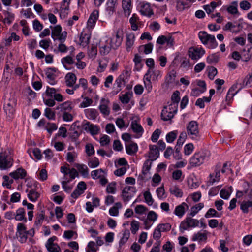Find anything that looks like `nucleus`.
<instances>
[{
    "instance_id": "nucleus-1",
    "label": "nucleus",
    "mask_w": 252,
    "mask_h": 252,
    "mask_svg": "<svg viewBox=\"0 0 252 252\" xmlns=\"http://www.w3.org/2000/svg\"><path fill=\"white\" fill-rule=\"evenodd\" d=\"M187 134L193 140L199 141L201 138V134L199 129V126L195 121L189 122L187 126Z\"/></svg>"
},
{
    "instance_id": "nucleus-2",
    "label": "nucleus",
    "mask_w": 252,
    "mask_h": 252,
    "mask_svg": "<svg viewBox=\"0 0 252 252\" xmlns=\"http://www.w3.org/2000/svg\"><path fill=\"white\" fill-rule=\"evenodd\" d=\"M198 37L202 43L207 45L209 49H214L218 46L215 36L209 34L205 31L199 32Z\"/></svg>"
},
{
    "instance_id": "nucleus-3",
    "label": "nucleus",
    "mask_w": 252,
    "mask_h": 252,
    "mask_svg": "<svg viewBox=\"0 0 252 252\" xmlns=\"http://www.w3.org/2000/svg\"><path fill=\"white\" fill-rule=\"evenodd\" d=\"M13 159L6 151L0 152V169L6 170L12 166Z\"/></svg>"
},
{
    "instance_id": "nucleus-4",
    "label": "nucleus",
    "mask_w": 252,
    "mask_h": 252,
    "mask_svg": "<svg viewBox=\"0 0 252 252\" xmlns=\"http://www.w3.org/2000/svg\"><path fill=\"white\" fill-rule=\"evenodd\" d=\"M206 158V154L204 152L195 153L190 158L189 164L192 167L199 166L205 162Z\"/></svg>"
},
{
    "instance_id": "nucleus-5",
    "label": "nucleus",
    "mask_w": 252,
    "mask_h": 252,
    "mask_svg": "<svg viewBox=\"0 0 252 252\" xmlns=\"http://www.w3.org/2000/svg\"><path fill=\"white\" fill-rule=\"evenodd\" d=\"M199 221L198 220L188 217L182 221L180 225V230L183 233L185 230L189 227H195L199 225Z\"/></svg>"
},
{
    "instance_id": "nucleus-6",
    "label": "nucleus",
    "mask_w": 252,
    "mask_h": 252,
    "mask_svg": "<svg viewBox=\"0 0 252 252\" xmlns=\"http://www.w3.org/2000/svg\"><path fill=\"white\" fill-rule=\"evenodd\" d=\"M60 170L64 174L63 179L65 180H69L70 181L79 175L78 172L74 168L70 169L65 166H63L61 167Z\"/></svg>"
},
{
    "instance_id": "nucleus-7",
    "label": "nucleus",
    "mask_w": 252,
    "mask_h": 252,
    "mask_svg": "<svg viewBox=\"0 0 252 252\" xmlns=\"http://www.w3.org/2000/svg\"><path fill=\"white\" fill-rule=\"evenodd\" d=\"M16 236L20 243H24L27 241V229L25 225L23 223H19L17 224Z\"/></svg>"
},
{
    "instance_id": "nucleus-8",
    "label": "nucleus",
    "mask_w": 252,
    "mask_h": 252,
    "mask_svg": "<svg viewBox=\"0 0 252 252\" xmlns=\"http://www.w3.org/2000/svg\"><path fill=\"white\" fill-rule=\"evenodd\" d=\"M125 84L124 75V74H121L115 81L111 92L112 94L114 95L118 94L121 91L122 87L125 86Z\"/></svg>"
},
{
    "instance_id": "nucleus-9",
    "label": "nucleus",
    "mask_w": 252,
    "mask_h": 252,
    "mask_svg": "<svg viewBox=\"0 0 252 252\" xmlns=\"http://www.w3.org/2000/svg\"><path fill=\"white\" fill-rule=\"evenodd\" d=\"M139 11L142 15L150 17L154 14L153 11L149 3L140 2L139 3Z\"/></svg>"
},
{
    "instance_id": "nucleus-10",
    "label": "nucleus",
    "mask_w": 252,
    "mask_h": 252,
    "mask_svg": "<svg viewBox=\"0 0 252 252\" xmlns=\"http://www.w3.org/2000/svg\"><path fill=\"white\" fill-rule=\"evenodd\" d=\"M205 54V50L201 47L191 48L189 50V55L192 60H198Z\"/></svg>"
},
{
    "instance_id": "nucleus-11",
    "label": "nucleus",
    "mask_w": 252,
    "mask_h": 252,
    "mask_svg": "<svg viewBox=\"0 0 252 252\" xmlns=\"http://www.w3.org/2000/svg\"><path fill=\"white\" fill-rule=\"evenodd\" d=\"M110 101L108 99L104 98H101L99 109L100 112L104 115L108 116L110 113V108L109 105Z\"/></svg>"
},
{
    "instance_id": "nucleus-12",
    "label": "nucleus",
    "mask_w": 252,
    "mask_h": 252,
    "mask_svg": "<svg viewBox=\"0 0 252 252\" xmlns=\"http://www.w3.org/2000/svg\"><path fill=\"white\" fill-rule=\"evenodd\" d=\"M83 129L87 132H89L92 135H95L99 133L100 128L98 126L86 122L82 124Z\"/></svg>"
},
{
    "instance_id": "nucleus-13",
    "label": "nucleus",
    "mask_w": 252,
    "mask_h": 252,
    "mask_svg": "<svg viewBox=\"0 0 252 252\" xmlns=\"http://www.w3.org/2000/svg\"><path fill=\"white\" fill-rule=\"evenodd\" d=\"M16 103L15 99L14 98H10L8 102L4 105V109L8 117H11L13 116L15 112L14 106Z\"/></svg>"
},
{
    "instance_id": "nucleus-14",
    "label": "nucleus",
    "mask_w": 252,
    "mask_h": 252,
    "mask_svg": "<svg viewBox=\"0 0 252 252\" xmlns=\"http://www.w3.org/2000/svg\"><path fill=\"white\" fill-rule=\"evenodd\" d=\"M57 239V237L54 236L50 238L47 241L46 247L49 252H59L60 251V247L57 244L54 243V241Z\"/></svg>"
},
{
    "instance_id": "nucleus-15",
    "label": "nucleus",
    "mask_w": 252,
    "mask_h": 252,
    "mask_svg": "<svg viewBox=\"0 0 252 252\" xmlns=\"http://www.w3.org/2000/svg\"><path fill=\"white\" fill-rule=\"evenodd\" d=\"M123 37L121 36L119 31L118 30L116 35L113 36L111 38L110 45L112 48L116 49L121 45Z\"/></svg>"
},
{
    "instance_id": "nucleus-16",
    "label": "nucleus",
    "mask_w": 252,
    "mask_h": 252,
    "mask_svg": "<svg viewBox=\"0 0 252 252\" xmlns=\"http://www.w3.org/2000/svg\"><path fill=\"white\" fill-rule=\"evenodd\" d=\"M238 1H234L228 5L223 6L221 10H226L229 14L233 15H239L240 13L238 10Z\"/></svg>"
},
{
    "instance_id": "nucleus-17",
    "label": "nucleus",
    "mask_w": 252,
    "mask_h": 252,
    "mask_svg": "<svg viewBox=\"0 0 252 252\" xmlns=\"http://www.w3.org/2000/svg\"><path fill=\"white\" fill-rule=\"evenodd\" d=\"M172 111H169L168 107H164L161 113V119L164 121L171 120L173 118L174 115L177 113V110L175 111L174 107Z\"/></svg>"
},
{
    "instance_id": "nucleus-18",
    "label": "nucleus",
    "mask_w": 252,
    "mask_h": 252,
    "mask_svg": "<svg viewBox=\"0 0 252 252\" xmlns=\"http://www.w3.org/2000/svg\"><path fill=\"white\" fill-rule=\"evenodd\" d=\"M9 176L15 180L23 179L27 176V172L24 169L19 168L14 171L10 173Z\"/></svg>"
},
{
    "instance_id": "nucleus-19",
    "label": "nucleus",
    "mask_w": 252,
    "mask_h": 252,
    "mask_svg": "<svg viewBox=\"0 0 252 252\" xmlns=\"http://www.w3.org/2000/svg\"><path fill=\"white\" fill-rule=\"evenodd\" d=\"M134 189V188L130 186H126L124 188L122 196L124 202H126L131 198L132 194L131 191L133 192Z\"/></svg>"
},
{
    "instance_id": "nucleus-20",
    "label": "nucleus",
    "mask_w": 252,
    "mask_h": 252,
    "mask_svg": "<svg viewBox=\"0 0 252 252\" xmlns=\"http://www.w3.org/2000/svg\"><path fill=\"white\" fill-rule=\"evenodd\" d=\"M72 102L69 101H65L59 104L56 108V110H60V113L63 112H70L72 110Z\"/></svg>"
},
{
    "instance_id": "nucleus-21",
    "label": "nucleus",
    "mask_w": 252,
    "mask_h": 252,
    "mask_svg": "<svg viewBox=\"0 0 252 252\" xmlns=\"http://www.w3.org/2000/svg\"><path fill=\"white\" fill-rule=\"evenodd\" d=\"M76 80L77 77L73 73H67L65 76V84L68 87H73L76 83Z\"/></svg>"
},
{
    "instance_id": "nucleus-22",
    "label": "nucleus",
    "mask_w": 252,
    "mask_h": 252,
    "mask_svg": "<svg viewBox=\"0 0 252 252\" xmlns=\"http://www.w3.org/2000/svg\"><path fill=\"white\" fill-rule=\"evenodd\" d=\"M126 150L127 154L129 155H135L138 151V145L133 141H130L129 143L126 144Z\"/></svg>"
},
{
    "instance_id": "nucleus-23",
    "label": "nucleus",
    "mask_w": 252,
    "mask_h": 252,
    "mask_svg": "<svg viewBox=\"0 0 252 252\" xmlns=\"http://www.w3.org/2000/svg\"><path fill=\"white\" fill-rule=\"evenodd\" d=\"M99 16V12L98 10H94L91 14L87 22L88 27L93 28L94 27L95 22L97 20Z\"/></svg>"
},
{
    "instance_id": "nucleus-24",
    "label": "nucleus",
    "mask_w": 252,
    "mask_h": 252,
    "mask_svg": "<svg viewBox=\"0 0 252 252\" xmlns=\"http://www.w3.org/2000/svg\"><path fill=\"white\" fill-rule=\"evenodd\" d=\"M149 157L151 158V161L156 160L159 155V152L157 146L155 145H149Z\"/></svg>"
},
{
    "instance_id": "nucleus-25",
    "label": "nucleus",
    "mask_w": 252,
    "mask_h": 252,
    "mask_svg": "<svg viewBox=\"0 0 252 252\" xmlns=\"http://www.w3.org/2000/svg\"><path fill=\"white\" fill-rule=\"evenodd\" d=\"M151 163H150L149 160H147L144 163L142 174H140L138 176V179L141 181H143L146 179V175L148 173L151 168Z\"/></svg>"
},
{
    "instance_id": "nucleus-26",
    "label": "nucleus",
    "mask_w": 252,
    "mask_h": 252,
    "mask_svg": "<svg viewBox=\"0 0 252 252\" xmlns=\"http://www.w3.org/2000/svg\"><path fill=\"white\" fill-rule=\"evenodd\" d=\"M188 205L185 202L176 207L174 213L179 217H182L185 214L186 210L188 209Z\"/></svg>"
},
{
    "instance_id": "nucleus-27",
    "label": "nucleus",
    "mask_w": 252,
    "mask_h": 252,
    "mask_svg": "<svg viewBox=\"0 0 252 252\" xmlns=\"http://www.w3.org/2000/svg\"><path fill=\"white\" fill-rule=\"evenodd\" d=\"M240 24L235 25L231 22H228L223 27V30L224 31H230L233 33H237L240 31Z\"/></svg>"
},
{
    "instance_id": "nucleus-28",
    "label": "nucleus",
    "mask_w": 252,
    "mask_h": 252,
    "mask_svg": "<svg viewBox=\"0 0 252 252\" xmlns=\"http://www.w3.org/2000/svg\"><path fill=\"white\" fill-rule=\"evenodd\" d=\"M207 239V232L204 231L203 232L201 231L194 234L192 237L193 241H198L199 242H206Z\"/></svg>"
},
{
    "instance_id": "nucleus-29",
    "label": "nucleus",
    "mask_w": 252,
    "mask_h": 252,
    "mask_svg": "<svg viewBox=\"0 0 252 252\" xmlns=\"http://www.w3.org/2000/svg\"><path fill=\"white\" fill-rule=\"evenodd\" d=\"M26 192L28 193L27 196L29 199L32 202L36 201L40 197V193L36 191L35 189L32 188L30 190L27 189Z\"/></svg>"
},
{
    "instance_id": "nucleus-30",
    "label": "nucleus",
    "mask_w": 252,
    "mask_h": 252,
    "mask_svg": "<svg viewBox=\"0 0 252 252\" xmlns=\"http://www.w3.org/2000/svg\"><path fill=\"white\" fill-rule=\"evenodd\" d=\"M75 166L81 176L84 178H89V170L87 165L85 164L77 163Z\"/></svg>"
},
{
    "instance_id": "nucleus-31",
    "label": "nucleus",
    "mask_w": 252,
    "mask_h": 252,
    "mask_svg": "<svg viewBox=\"0 0 252 252\" xmlns=\"http://www.w3.org/2000/svg\"><path fill=\"white\" fill-rule=\"evenodd\" d=\"M172 103L171 107H173L175 111L178 110V104L180 101V92L178 90L173 92L171 98Z\"/></svg>"
},
{
    "instance_id": "nucleus-32",
    "label": "nucleus",
    "mask_w": 252,
    "mask_h": 252,
    "mask_svg": "<svg viewBox=\"0 0 252 252\" xmlns=\"http://www.w3.org/2000/svg\"><path fill=\"white\" fill-rule=\"evenodd\" d=\"M86 117L91 120H95L99 113L97 110L94 108H88L84 110Z\"/></svg>"
},
{
    "instance_id": "nucleus-33",
    "label": "nucleus",
    "mask_w": 252,
    "mask_h": 252,
    "mask_svg": "<svg viewBox=\"0 0 252 252\" xmlns=\"http://www.w3.org/2000/svg\"><path fill=\"white\" fill-rule=\"evenodd\" d=\"M15 219L17 221H27V218L25 217V211L24 208H20L16 210L15 213Z\"/></svg>"
},
{
    "instance_id": "nucleus-34",
    "label": "nucleus",
    "mask_w": 252,
    "mask_h": 252,
    "mask_svg": "<svg viewBox=\"0 0 252 252\" xmlns=\"http://www.w3.org/2000/svg\"><path fill=\"white\" fill-rule=\"evenodd\" d=\"M221 168L220 164H218L216 166V168L215 170V178H213V175L212 174H210V177L211 178V180L210 181L209 185H213L216 181H218L220 180V169Z\"/></svg>"
},
{
    "instance_id": "nucleus-35",
    "label": "nucleus",
    "mask_w": 252,
    "mask_h": 252,
    "mask_svg": "<svg viewBox=\"0 0 252 252\" xmlns=\"http://www.w3.org/2000/svg\"><path fill=\"white\" fill-rule=\"evenodd\" d=\"M134 40L135 35L133 33H131L126 34V46L127 51H130L131 47L134 44Z\"/></svg>"
},
{
    "instance_id": "nucleus-36",
    "label": "nucleus",
    "mask_w": 252,
    "mask_h": 252,
    "mask_svg": "<svg viewBox=\"0 0 252 252\" xmlns=\"http://www.w3.org/2000/svg\"><path fill=\"white\" fill-rule=\"evenodd\" d=\"M131 127L134 133L141 136L144 131L142 126L138 124L136 121H133L131 124Z\"/></svg>"
},
{
    "instance_id": "nucleus-37",
    "label": "nucleus",
    "mask_w": 252,
    "mask_h": 252,
    "mask_svg": "<svg viewBox=\"0 0 252 252\" xmlns=\"http://www.w3.org/2000/svg\"><path fill=\"white\" fill-rule=\"evenodd\" d=\"M133 93L132 91L126 92L124 94L120 95L119 99L123 104H128L131 98L132 97Z\"/></svg>"
},
{
    "instance_id": "nucleus-38",
    "label": "nucleus",
    "mask_w": 252,
    "mask_h": 252,
    "mask_svg": "<svg viewBox=\"0 0 252 252\" xmlns=\"http://www.w3.org/2000/svg\"><path fill=\"white\" fill-rule=\"evenodd\" d=\"M61 63L65 69L69 70L70 68L67 67V65L73 64L74 63V60L72 56L68 55L61 59Z\"/></svg>"
},
{
    "instance_id": "nucleus-39",
    "label": "nucleus",
    "mask_w": 252,
    "mask_h": 252,
    "mask_svg": "<svg viewBox=\"0 0 252 252\" xmlns=\"http://www.w3.org/2000/svg\"><path fill=\"white\" fill-rule=\"evenodd\" d=\"M176 72L174 70H171L167 74L166 76L165 83L168 85L175 83L176 81Z\"/></svg>"
},
{
    "instance_id": "nucleus-40",
    "label": "nucleus",
    "mask_w": 252,
    "mask_h": 252,
    "mask_svg": "<svg viewBox=\"0 0 252 252\" xmlns=\"http://www.w3.org/2000/svg\"><path fill=\"white\" fill-rule=\"evenodd\" d=\"M122 7L126 16H129L131 13V0H122Z\"/></svg>"
},
{
    "instance_id": "nucleus-41",
    "label": "nucleus",
    "mask_w": 252,
    "mask_h": 252,
    "mask_svg": "<svg viewBox=\"0 0 252 252\" xmlns=\"http://www.w3.org/2000/svg\"><path fill=\"white\" fill-rule=\"evenodd\" d=\"M240 209L244 213H248L250 210H252V201H243L241 204Z\"/></svg>"
},
{
    "instance_id": "nucleus-42",
    "label": "nucleus",
    "mask_w": 252,
    "mask_h": 252,
    "mask_svg": "<svg viewBox=\"0 0 252 252\" xmlns=\"http://www.w3.org/2000/svg\"><path fill=\"white\" fill-rule=\"evenodd\" d=\"M50 28L52 29L51 36L54 40H57V36L60 35L62 32V27L60 25H56L55 27L50 26Z\"/></svg>"
},
{
    "instance_id": "nucleus-43",
    "label": "nucleus",
    "mask_w": 252,
    "mask_h": 252,
    "mask_svg": "<svg viewBox=\"0 0 252 252\" xmlns=\"http://www.w3.org/2000/svg\"><path fill=\"white\" fill-rule=\"evenodd\" d=\"M122 207V205L120 202L115 203L114 206L110 208L109 210V214L112 216H117L119 214L118 209Z\"/></svg>"
},
{
    "instance_id": "nucleus-44",
    "label": "nucleus",
    "mask_w": 252,
    "mask_h": 252,
    "mask_svg": "<svg viewBox=\"0 0 252 252\" xmlns=\"http://www.w3.org/2000/svg\"><path fill=\"white\" fill-rule=\"evenodd\" d=\"M90 36L86 33L81 32L80 36V45L83 47H86L89 43Z\"/></svg>"
},
{
    "instance_id": "nucleus-45",
    "label": "nucleus",
    "mask_w": 252,
    "mask_h": 252,
    "mask_svg": "<svg viewBox=\"0 0 252 252\" xmlns=\"http://www.w3.org/2000/svg\"><path fill=\"white\" fill-rule=\"evenodd\" d=\"M45 219V213L44 211L41 210L39 211L36 215L35 225L37 226H40L41 225L43 220Z\"/></svg>"
},
{
    "instance_id": "nucleus-46",
    "label": "nucleus",
    "mask_w": 252,
    "mask_h": 252,
    "mask_svg": "<svg viewBox=\"0 0 252 252\" xmlns=\"http://www.w3.org/2000/svg\"><path fill=\"white\" fill-rule=\"evenodd\" d=\"M252 84V73L248 74L243 79L242 83L240 84L239 90L247 86H251Z\"/></svg>"
},
{
    "instance_id": "nucleus-47",
    "label": "nucleus",
    "mask_w": 252,
    "mask_h": 252,
    "mask_svg": "<svg viewBox=\"0 0 252 252\" xmlns=\"http://www.w3.org/2000/svg\"><path fill=\"white\" fill-rule=\"evenodd\" d=\"M171 194L175 195L177 197H182L183 192L177 186H173L169 189Z\"/></svg>"
},
{
    "instance_id": "nucleus-48",
    "label": "nucleus",
    "mask_w": 252,
    "mask_h": 252,
    "mask_svg": "<svg viewBox=\"0 0 252 252\" xmlns=\"http://www.w3.org/2000/svg\"><path fill=\"white\" fill-rule=\"evenodd\" d=\"M104 171L102 169H99L96 170H93L91 173V177L93 179H99L103 176Z\"/></svg>"
},
{
    "instance_id": "nucleus-49",
    "label": "nucleus",
    "mask_w": 252,
    "mask_h": 252,
    "mask_svg": "<svg viewBox=\"0 0 252 252\" xmlns=\"http://www.w3.org/2000/svg\"><path fill=\"white\" fill-rule=\"evenodd\" d=\"M117 0H108L107 2L106 10L108 12L109 14L113 13L115 9V4Z\"/></svg>"
},
{
    "instance_id": "nucleus-50",
    "label": "nucleus",
    "mask_w": 252,
    "mask_h": 252,
    "mask_svg": "<svg viewBox=\"0 0 252 252\" xmlns=\"http://www.w3.org/2000/svg\"><path fill=\"white\" fill-rule=\"evenodd\" d=\"M99 159L96 157H93L89 158L88 162V166L92 168L98 167L99 165Z\"/></svg>"
},
{
    "instance_id": "nucleus-51",
    "label": "nucleus",
    "mask_w": 252,
    "mask_h": 252,
    "mask_svg": "<svg viewBox=\"0 0 252 252\" xmlns=\"http://www.w3.org/2000/svg\"><path fill=\"white\" fill-rule=\"evenodd\" d=\"M178 135V131L174 130L167 134L166 140L168 143H172L176 138Z\"/></svg>"
},
{
    "instance_id": "nucleus-52",
    "label": "nucleus",
    "mask_w": 252,
    "mask_h": 252,
    "mask_svg": "<svg viewBox=\"0 0 252 252\" xmlns=\"http://www.w3.org/2000/svg\"><path fill=\"white\" fill-rule=\"evenodd\" d=\"M138 20L139 18L135 14H134L130 18L129 22L131 24V27L132 30L136 31L137 30L138 26L137 23Z\"/></svg>"
},
{
    "instance_id": "nucleus-53",
    "label": "nucleus",
    "mask_w": 252,
    "mask_h": 252,
    "mask_svg": "<svg viewBox=\"0 0 252 252\" xmlns=\"http://www.w3.org/2000/svg\"><path fill=\"white\" fill-rule=\"evenodd\" d=\"M130 236V232L128 229H125L123 233V237L120 239L119 244L120 246L124 245L128 240Z\"/></svg>"
},
{
    "instance_id": "nucleus-54",
    "label": "nucleus",
    "mask_w": 252,
    "mask_h": 252,
    "mask_svg": "<svg viewBox=\"0 0 252 252\" xmlns=\"http://www.w3.org/2000/svg\"><path fill=\"white\" fill-rule=\"evenodd\" d=\"M144 198L146 203L149 205L151 206L154 203V199L149 191H146L144 193Z\"/></svg>"
},
{
    "instance_id": "nucleus-55",
    "label": "nucleus",
    "mask_w": 252,
    "mask_h": 252,
    "mask_svg": "<svg viewBox=\"0 0 252 252\" xmlns=\"http://www.w3.org/2000/svg\"><path fill=\"white\" fill-rule=\"evenodd\" d=\"M204 207V204L203 203H199L195 206H193L191 208V212L190 213V216H195L197 212L200 210Z\"/></svg>"
},
{
    "instance_id": "nucleus-56",
    "label": "nucleus",
    "mask_w": 252,
    "mask_h": 252,
    "mask_svg": "<svg viewBox=\"0 0 252 252\" xmlns=\"http://www.w3.org/2000/svg\"><path fill=\"white\" fill-rule=\"evenodd\" d=\"M44 115L49 120L55 119V113L50 108H46L45 109Z\"/></svg>"
},
{
    "instance_id": "nucleus-57",
    "label": "nucleus",
    "mask_w": 252,
    "mask_h": 252,
    "mask_svg": "<svg viewBox=\"0 0 252 252\" xmlns=\"http://www.w3.org/2000/svg\"><path fill=\"white\" fill-rule=\"evenodd\" d=\"M116 191V183L111 182L109 183L106 188V191L108 193L115 194Z\"/></svg>"
},
{
    "instance_id": "nucleus-58",
    "label": "nucleus",
    "mask_w": 252,
    "mask_h": 252,
    "mask_svg": "<svg viewBox=\"0 0 252 252\" xmlns=\"http://www.w3.org/2000/svg\"><path fill=\"white\" fill-rule=\"evenodd\" d=\"M58 126L55 123H48L45 126V129L47 130L48 132L51 135L53 131L57 130Z\"/></svg>"
},
{
    "instance_id": "nucleus-59",
    "label": "nucleus",
    "mask_w": 252,
    "mask_h": 252,
    "mask_svg": "<svg viewBox=\"0 0 252 252\" xmlns=\"http://www.w3.org/2000/svg\"><path fill=\"white\" fill-rule=\"evenodd\" d=\"M219 217V213L213 208H210L205 214V217L209 218L210 217Z\"/></svg>"
},
{
    "instance_id": "nucleus-60",
    "label": "nucleus",
    "mask_w": 252,
    "mask_h": 252,
    "mask_svg": "<svg viewBox=\"0 0 252 252\" xmlns=\"http://www.w3.org/2000/svg\"><path fill=\"white\" fill-rule=\"evenodd\" d=\"M93 102V101L92 99L88 97H85L83 101L80 103V107L85 108L88 107L92 104Z\"/></svg>"
},
{
    "instance_id": "nucleus-61",
    "label": "nucleus",
    "mask_w": 252,
    "mask_h": 252,
    "mask_svg": "<svg viewBox=\"0 0 252 252\" xmlns=\"http://www.w3.org/2000/svg\"><path fill=\"white\" fill-rule=\"evenodd\" d=\"M46 75H47V77L49 80V83L51 85H54L56 83L55 81L56 75L54 74V72H52L51 71H47L46 72Z\"/></svg>"
},
{
    "instance_id": "nucleus-62",
    "label": "nucleus",
    "mask_w": 252,
    "mask_h": 252,
    "mask_svg": "<svg viewBox=\"0 0 252 252\" xmlns=\"http://www.w3.org/2000/svg\"><path fill=\"white\" fill-rule=\"evenodd\" d=\"M85 151L88 156H91L94 154V149L93 145L91 143H88L86 145Z\"/></svg>"
},
{
    "instance_id": "nucleus-63",
    "label": "nucleus",
    "mask_w": 252,
    "mask_h": 252,
    "mask_svg": "<svg viewBox=\"0 0 252 252\" xmlns=\"http://www.w3.org/2000/svg\"><path fill=\"white\" fill-rule=\"evenodd\" d=\"M97 249V248H96L95 242L94 241H90L88 244L86 252H96Z\"/></svg>"
},
{
    "instance_id": "nucleus-64",
    "label": "nucleus",
    "mask_w": 252,
    "mask_h": 252,
    "mask_svg": "<svg viewBox=\"0 0 252 252\" xmlns=\"http://www.w3.org/2000/svg\"><path fill=\"white\" fill-rule=\"evenodd\" d=\"M194 146L192 143L186 144L184 147V154L186 155H189L193 152Z\"/></svg>"
}]
</instances>
